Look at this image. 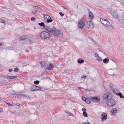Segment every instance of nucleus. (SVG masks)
I'll return each instance as SVG.
<instances>
[{
	"mask_svg": "<svg viewBox=\"0 0 124 124\" xmlns=\"http://www.w3.org/2000/svg\"><path fill=\"white\" fill-rule=\"evenodd\" d=\"M109 59L107 58H105L103 60V62L105 64L109 62Z\"/></svg>",
	"mask_w": 124,
	"mask_h": 124,
	"instance_id": "nucleus-15",
	"label": "nucleus"
},
{
	"mask_svg": "<svg viewBox=\"0 0 124 124\" xmlns=\"http://www.w3.org/2000/svg\"><path fill=\"white\" fill-rule=\"evenodd\" d=\"M37 90H41L42 89L41 87H40L39 86H37Z\"/></svg>",
	"mask_w": 124,
	"mask_h": 124,
	"instance_id": "nucleus-35",
	"label": "nucleus"
},
{
	"mask_svg": "<svg viewBox=\"0 0 124 124\" xmlns=\"http://www.w3.org/2000/svg\"><path fill=\"white\" fill-rule=\"evenodd\" d=\"M96 58L99 61H102V59L99 56H98V57H96Z\"/></svg>",
	"mask_w": 124,
	"mask_h": 124,
	"instance_id": "nucleus-28",
	"label": "nucleus"
},
{
	"mask_svg": "<svg viewBox=\"0 0 124 124\" xmlns=\"http://www.w3.org/2000/svg\"><path fill=\"white\" fill-rule=\"evenodd\" d=\"M53 20L52 19L51 17L47 19L46 20V21L47 23H51L53 21Z\"/></svg>",
	"mask_w": 124,
	"mask_h": 124,
	"instance_id": "nucleus-19",
	"label": "nucleus"
},
{
	"mask_svg": "<svg viewBox=\"0 0 124 124\" xmlns=\"http://www.w3.org/2000/svg\"><path fill=\"white\" fill-rule=\"evenodd\" d=\"M2 45L1 44V43H0V46Z\"/></svg>",
	"mask_w": 124,
	"mask_h": 124,
	"instance_id": "nucleus-61",
	"label": "nucleus"
},
{
	"mask_svg": "<svg viewBox=\"0 0 124 124\" xmlns=\"http://www.w3.org/2000/svg\"><path fill=\"white\" fill-rule=\"evenodd\" d=\"M90 101L88 99H87L86 100H85L86 103L87 104H89L90 103Z\"/></svg>",
	"mask_w": 124,
	"mask_h": 124,
	"instance_id": "nucleus-25",
	"label": "nucleus"
},
{
	"mask_svg": "<svg viewBox=\"0 0 124 124\" xmlns=\"http://www.w3.org/2000/svg\"><path fill=\"white\" fill-rule=\"evenodd\" d=\"M36 19V18L34 17H32L31 19V21H33Z\"/></svg>",
	"mask_w": 124,
	"mask_h": 124,
	"instance_id": "nucleus-39",
	"label": "nucleus"
},
{
	"mask_svg": "<svg viewBox=\"0 0 124 124\" xmlns=\"http://www.w3.org/2000/svg\"><path fill=\"white\" fill-rule=\"evenodd\" d=\"M54 68V66L53 64L50 63L49 64L48 67H47L46 69L48 70H53Z\"/></svg>",
	"mask_w": 124,
	"mask_h": 124,
	"instance_id": "nucleus-8",
	"label": "nucleus"
},
{
	"mask_svg": "<svg viewBox=\"0 0 124 124\" xmlns=\"http://www.w3.org/2000/svg\"><path fill=\"white\" fill-rule=\"evenodd\" d=\"M113 85L112 84H110L109 85V86L111 88H112V86H113Z\"/></svg>",
	"mask_w": 124,
	"mask_h": 124,
	"instance_id": "nucleus-46",
	"label": "nucleus"
},
{
	"mask_svg": "<svg viewBox=\"0 0 124 124\" xmlns=\"http://www.w3.org/2000/svg\"><path fill=\"white\" fill-rule=\"evenodd\" d=\"M38 24L41 26L43 27H45L46 26H45V25L44 23L43 22H41V23H38Z\"/></svg>",
	"mask_w": 124,
	"mask_h": 124,
	"instance_id": "nucleus-20",
	"label": "nucleus"
},
{
	"mask_svg": "<svg viewBox=\"0 0 124 124\" xmlns=\"http://www.w3.org/2000/svg\"><path fill=\"white\" fill-rule=\"evenodd\" d=\"M85 25V23L81 21L79 22L78 23V26L79 28L81 29L83 28L84 26Z\"/></svg>",
	"mask_w": 124,
	"mask_h": 124,
	"instance_id": "nucleus-5",
	"label": "nucleus"
},
{
	"mask_svg": "<svg viewBox=\"0 0 124 124\" xmlns=\"http://www.w3.org/2000/svg\"><path fill=\"white\" fill-rule=\"evenodd\" d=\"M123 71L124 72V70H123Z\"/></svg>",
	"mask_w": 124,
	"mask_h": 124,
	"instance_id": "nucleus-64",
	"label": "nucleus"
},
{
	"mask_svg": "<svg viewBox=\"0 0 124 124\" xmlns=\"http://www.w3.org/2000/svg\"><path fill=\"white\" fill-rule=\"evenodd\" d=\"M37 12V10L36 9H35L34 11H32L31 13H33V14H36Z\"/></svg>",
	"mask_w": 124,
	"mask_h": 124,
	"instance_id": "nucleus-33",
	"label": "nucleus"
},
{
	"mask_svg": "<svg viewBox=\"0 0 124 124\" xmlns=\"http://www.w3.org/2000/svg\"><path fill=\"white\" fill-rule=\"evenodd\" d=\"M16 105L17 106H19L20 105V104H16L15 105Z\"/></svg>",
	"mask_w": 124,
	"mask_h": 124,
	"instance_id": "nucleus-51",
	"label": "nucleus"
},
{
	"mask_svg": "<svg viewBox=\"0 0 124 124\" xmlns=\"http://www.w3.org/2000/svg\"><path fill=\"white\" fill-rule=\"evenodd\" d=\"M91 100L93 101L98 102L100 101V99H98L97 97H91Z\"/></svg>",
	"mask_w": 124,
	"mask_h": 124,
	"instance_id": "nucleus-7",
	"label": "nucleus"
},
{
	"mask_svg": "<svg viewBox=\"0 0 124 124\" xmlns=\"http://www.w3.org/2000/svg\"><path fill=\"white\" fill-rule=\"evenodd\" d=\"M82 111H86V109L85 108H83L82 109Z\"/></svg>",
	"mask_w": 124,
	"mask_h": 124,
	"instance_id": "nucleus-41",
	"label": "nucleus"
},
{
	"mask_svg": "<svg viewBox=\"0 0 124 124\" xmlns=\"http://www.w3.org/2000/svg\"><path fill=\"white\" fill-rule=\"evenodd\" d=\"M44 17L45 18L47 19H48V18L50 17V16L47 15H45L44 16Z\"/></svg>",
	"mask_w": 124,
	"mask_h": 124,
	"instance_id": "nucleus-32",
	"label": "nucleus"
},
{
	"mask_svg": "<svg viewBox=\"0 0 124 124\" xmlns=\"http://www.w3.org/2000/svg\"><path fill=\"white\" fill-rule=\"evenodd\" d=\"M103 97L105 100L108 101L109 100H111L112 99V95L110 92H108L104 93Z\"/></svg>",
	"mask_w": 124,
	"mask_h": 124,
	"instance_id": "nucleus-2",
	"label": "nucleus"
},
{
	"mask_svg": "<svg viewBox=\"0 0 124 124\" xmlns=\"http://www.w3.org/2000/svg\"><path fill=\"white\" fill-rule=\"evenodd\" d=\"M84 62V60L83 59L78 60V62L80 64H81Z\"/></svg>",
	"mask_w": 124,
	"mask_h": 124,
	"instance_id": "nucleus-24",
	"label": "nucleus"
},
{
	"mask_svg": "<svg viewBox=\"0 0 124 124\" xmlns=\"http://www.w3.org/2000/svg\"><path fill=\"white\" fill-rule=\"evenodd\" d=\"M106 20L104 18L102 19H100V21L102 23L104 22H105V21H106Z\"/></svg>",
	"mask_w": 124,
	"mask_h": 124,
	"instance_id": "nucleus-29",
	"label": "nucleus"
},
{
	"mask_svg": "<svg viewBox=\"0 0 124 124\" xmlns=\"http://www.w3.org/2000/svg\"><path fill=\"white\" fill-rule=\"evenodd\" d=\"M89 27L91 28H93L94 27V25L93 23V22L92 20H91L89 21Z\"/></svg>",
	"mask_w": 124,
	"mask_h": 124,
	"instance_id": "nucleus-9",
	"label": "nucleus"
},
{
	"mask_svg": "<svg viewBox=\"0 0 124 124\" xmlns=\"http://www.w3.org/2000/svg\"><path fill=\"white\" fill-rule=\"evenodd\" d=\"M102 86H103V87L104 89H105V86H104V84H102Z\"/></svg>",
	"mask_w": 124,
	"mask_h": 124,
	"instance_id": "nucleus-50",
	"label": "nucleus"
},
{
	"mask_svg": "<svg viewBox=\"0 0 124 124\" xmlns=\"http://www.w3.org/2000/svg\"><path fill=\"white\" fill-rule=\"evenodd\" d=\"M84 124H91L90 123L88 122H87L85 123H84Z\"/></svg>",
	"mask_w": 124,
	"mask_h": 124,
	"instance_id": "nucleus-49",
	"label": "nucleus"
},
{
	"mask_svg": "<svg viewBox=\"0 0 124 124\" xmlns=\"http://www.w3.org/2000/svg\"><path fill=\"white\" fill-rule=\"evenodd\" d=\"M37 86L36 85L32 86L31 87L32 89L31 91H37Z\"/></svg>",
	"mask_w": 124,
	"mask_h": 124,
	"instance_id": "nucleus-16",
	"label": "nucleus"
},
{
	"mask_svg": "<svg viewBox=\"0 0 124 124\" xmlns=\"http://www.w3.org/2000/svg\"><path fill=\"white\" fill-rule=\"evenodd\" d=\"M115 93L116 94V95L118 96H119L121 98H123L124 99V97L122 95V93Z\"/></svg>",
	"mask_w": 124,
	"mask_h": 124,
	"instance_id": "nucleus-17",
	"label": "nucleus"
},
{
	"mask_svg": "<svg viewBox=\"0 0 124 124\" xmlns=\"http://www.w3.org/2000/svg\"><path fill=\"white\" fill-rule=\"evenodd\" d=\"M107 102V105L108 106L112 107L114 106L115 104V101L113 99L109 100Z\"/></svg>",
	"mask_w": 124,
	"mask_h": 124,
	"instance_id": "nucleus-4",
	"label": "nucleus"
},
{
	"mask_svg": "<svg viewBox=\"0 0 124 124\" xmlns=\"http://www.w3.org/2000/svg\"><path fill=\"white\" fill-rule=\"evenodd\" d=\"M45 28L46 30L49 31L50 33L58 37L62 34L60 30L56 29L54 27H50L49 26H46Z\"/></svg>",
	"mask_w": 124,
	"mask_h": 124,
	"instance_id": "nucleus-1",
	"label": "nucleus"
},
{
	"mask_svg": "<svg viewBox=\"0 0 124 124\" xmlns=\"http://www.w3.org/2000/svg\"><path fill=\"white\" fill-rule=\"evenodd\" d=\"M117 112V110L116 108H114L111 110V115L114 116V113L116 114Z\"/></svg>",
	"mask_w": 124,
	"mask_h": 124,
	"instance_id": "nucleus-12",
	"label": "nucleus"
},
{
	"mask_svg": "<svg viewBox=\"0 0 124 124\" xmlns=\"http://www.w3.org/2000/svg\"><path fill=\"white\" fill-rule=\"evenodd\" d=\"M10 78H9V79H12L14 78H17V77L16 76H9Z\"/></svg>",
	"mask_w": 124,
	"mask_h": 124,
	"instance_id": "nucleus-27",
	"label": "nucleus"
},
{
	"mask_svg": "<svg viewBox=\"0 0 124 124\" xmlns=\"http://www.w3.org/2000/svg\"><path fill=\"white\" fill-rule=\"evenodd\" d=\"M86 77V76L85 75H82V78H85Z\"/></svg>",
	"mask_w": 124,
	"mask_h": 124,
	"instance_id": "nucleus-43",
	"label": "nucleus"
},
{
	"mask_svg": "<svg viewBox=\"0 0 124 124\" xmlns=\"http://www.w3.org/2000/svg\"><path fill=\"white\" fill-rule=\"evenodd\" d=\"M45 67L46 68H45L46 69V68H47L46 67V65H45Z\"/></svg>",
	"mask_w": 124,
	"mask_h": 124,
	"instance_id": "nucleus-60",
	"label": "nucleus"
},
{
	"mask_svg": "<svg viewBox=\"0 0 124 124\" xmlns=\"http://www.w3.org/2000/svg\"><path fill=\"white\" fill-rule=\"evenodd\" d=\"M82 100L84 101L85 102V100H86L87 99L84 97L82 96Z\"/></svg>",
	"mask_w": 124,
	"mask_h": 124,
	"instance_id": "nucleus-38",
	"label": "nucleus"
},
{
	"mask_svg": "<svg viewBox=\"0 0 124 124\" xmlns=\"http://www.w3.org/2000/svg\"><path fill=\"white\" fill-rule=\"evenodd\" d=\"M28 121V123L29 124H31V120H29Z\"/></svg>",
	"mask_w": 124,
	"mask_h": 124,
	"instance_id": "nucleus-48",
	"label": "nucleus"
},
{
	"mask_svg": "<svg viewBox=\"0 0 124 124\" xmlns=\"http://www.w3.org/2000/svg\"><path fill=\"white\" fill-rule=\"evenodd\" d=\"M102 118H101V120L102 121H105L106 120L107 118V114L104 113H103L101 115Z\"/></svg>",
	"mask_w": 124,
	"mask_h": 124,
	"instance_id": "nucleus-6",
	"label": "nucleus"
},
{
	"mask_svg": "<svg viewBox=\"0 0 124 124\" xmlns=\"http://www.w3.org/2000/svg\"><path fill=\"white\" fill-rule=\"evenodd\" d=\"M30 49L31 50L32 49V48L30 47Z\"/></svg>",
	"mask_w": 124,
	"mask_h": 124,
	"instance_id": "nucleus-57",
	"label": "nucleus"
},
{
	"mask_svg": "<svg viewBox=\"0 0 124 124\" xmlns=\"http://www.w3.org/2000/svg\"><path fill=\"white\" fill-rule=\"evenodd\" d=\"M7 104H8L10 106H12L13 105L12 104H10V103H7Z\"/></svg>",
	"mask_w": 124,
	"mask_h": 124,
	"instance_id": "nucleus-44",
	"label": "nucleus"
},
{
	"mask_svg": "<svg viewBox=\"0 0 124 124\" xmlns=\"http://www.w3.org/2000/svg\"><path fill=\"white\" fill-rule=\"evenodd\" d=\"M26 39V36L23 35L22 36L21 38V39L22 40H24Z\"/></svg>",
	"mask_w": 124,
	"mask_h": 124,
	"instance_id": "nucleus-23",
	"label": "nucleus"
},
{
	"mask_svg": "<svg viewBox=\"0 0 124 124\" xmlns=\"http://www.w3.org/2000/svg\"><path fill=\"white\" fill-rule=\"evenodd\" d=\"M36 9L37 10L38 9H37V8H35V9Z\"/></svg>",
	"mask_w": 124,
	"mask_h": 124,
	"instance_id": "nucleus-59",
	"label": "nucleus"
},
{
	"mask_svg": "<svg viewBox=\"0 0 124 124\" xmlns=\"http://www.w3.org/2000/svg\"><path fill=\"white\" fill-rule=\"evenodd\" d=\"M89 17L90 19H92L93 18V14L91 12H90L89 13Z\"/></svg>",
	"mask_w": 124,
	"mask_h": 124,
	"instance_id": "nucleus-18",
	"label": "nucleus"
},
{
	"mask_svg": "<svg viewBox=\"0 0 124 124\" xmlns=\"http://www.w3.org/2000/svg\"><path fill=\"white\" fill-rule=\"evenodd\" d=\"M29 41L30 42H31V40L30 39L29 40Z\"/></svg>",
	"mask_w": 124,
	"mask_h": 124,
	"instance_id": "nucleus-62",
	"label": "nucleus"
},
{
	"mask_svg": "<svg viewBox=\"0 0 124 124\" xmlns=\"http://www.w3.org/2000/svg\"><path fill=\"white\" fill-rule=\"evenodd\" d=\"M64 8H65V9H68V8H65V7H62Z\"/></svg>",
	"mask_w": 124,
	"mask_h": 124,
	"instance_id": "nucleus-56",
	"label": "nucleus"
},
{
	"mask_svg": "<svg viewBox=\"0 0 124 124\" xmlns=\"http://www.w3.org/2000/svg\"><path fill=\"white\" fill-rule=\"evenodd\" d=\"M23 96H25V97H26V95L25 94H24L23 95Z\"/></svg>",
	"mask_w": 124,
	"mask_h": 124,
	"instance_id": "nucleus-53",
	"label": "nucleus"
},
{
	"mask_svg": "<svg viewBox=\"0 0 124 124\" xmlns=\"http://www.w3.org/2000/svg\"><path fill=\"white\" fill-rule=\"evenodd\" d=\"M103 23H105V24H106V23L105 22H104V21L103 22V23H102V24H103Z\"/></svg>",
	"mask_w": 124,
	"mask_h": 124,
	"instance_id": "nucleus-54",
	"label": "nucleus"
},
{
	"mask_svg": "<svg viewBox=\"0 0 124 124\" xmlns=\"http://www.w3.org/2000/svg\"><path fill=\"white\" fill-rule=\"evenodd\" d=\"M108 9L112 15L116 11L114 10L113 9L111 8H108Z\"/></svg>",
	"mask_w": 124,
	"mask_h": 124,
	"instance_id": "nucleus-11",
	"label": "nucleus"
},
{
	"mask_svg": "<svg viewBox=\"0 0 124 124\" xmlns=\"http://www.w3.org/2000/svg\"><path fill=\"white\" fill-rule=\"evenodd\" d=\"M34 9H35V8H37V9L39 10H41V8L37 6H34L33 7Z\"/></svg>",
	"mask_w": 124,
	"mask_h": 124,
	"instance_id": "nucleus-34",
	"label": "nucleus"
},
{
	"mask_svg": "<svg viewBox=\"0 0 124 124\" xmlns=\"http://www.w3.org/2000/svg\"><path fill=\"white\" fill-rule=\"evenodd\" d=\"M40 63L42 67L44 68H46L45 67V65H46V64L45 63V61H42L40 62Z\"/></svg>",
	"mask_w": 124,
	"mask_h": 124,
	"instance_id": "nucleus-13",
	"label": "nucleus"
},
{
	"mask_svg": "<svg viewBox=\"0 0 124 124\" xmlns=\"http://www.w3.org/2000/svg\"><path fill=\"white\" fill-rule=\"evenodd\" d=\"M59 14L62 16H64V14L61 12H60Z\"/></svg>",
	"mask_w": 124,
	"mask_h": 124,
	"instance_id": "nucleus-40",
	"label": "nucleus"
},
{
	"mask_svg": "<svg viewBox=\"0 0 124 124\" xmlns=\"http://www.w3.org/2000/svg\"><path fill=\"white\" fill-rule=\"evenodd\" d=\"M39 81L38 80H36L35 81L34 83L36 85H38L39 84Z\"/></svg>",
	"mask_w": 124,
	"mask_h": 124,
	"instance_id": "nucleus-30",
	"label": "nucleus"
},
{
	"mask_svg": "<svg viewBox=\"0 0 124 124\" xmlns=\"http://www.w3.org/2000/svg\"><path fill=\"white\" fill-rule=\"evenodd\" d=\"M3 78H6L7 79H9V78H10V77H9L8 76L5 75V76H4L3 77Z\"/></svg>",
	"mask_w": 124,
	"mask_h": 124,
	"instance_id": "nucleus-31",
	"label": "nucleus"
},
{
	"mask_svg": "<svg viewBox=\"0 0 124 124\" xmlns=\"http://www.w3.org/2000/svg\"><path fill=\"white\" fill-rule=\"evenodd\" d=\"M23 94H21L20 95H19L21 96H23Z\"/></svg>",
	"mask_w": 124,
	"mask_h": 124,
	"instance_id": "nucleus-55",
	"label": "nucleus"
},
{
	"mask_svg": "<svg viewBox=\"0 0 124 124\" xmlns=\"http://www.w3.org/2000/svg\"><path fill=\"white\" fill-rule=\"evenodd\" d=\"M2 19L1 18H0V22H2Z\"/></svg>",
	"mask_w": 124,
	"mask_h": 124,
	"instance_id": "nucleus-52",
	"label": "nucleus"
},
{
	"mask_svg": "<svg viewBox=\"0 0 124 124\" xmlns=\"http://www.w3.org/2000/svg\"><path fill=\"white\" fill-rule=\"evenodd\" d=\"M95 56L96 57H96H98V56H98V54H96V53H95Z\"/></svg>",
	"mask_w": 124,
	"mask_h": 124,
	"instance_id": "nucleus-42",
	"label": "nucleus"
},
{
	"mask_svg": "<svg viewBox=\"0 0 124 124\" xmlns=\"http://www.w3.org/2000/svg\"><path fill=\"white\" fill-rule=\"evenodd\" d=\"M83 115L85 117H87V113L86 112V111H84L83 113Z\"/></svg>",
	"mask_w": 124,
	"mask_h": 124,
	"instance_id": "nucleus-26",
	"label": "nucleus"
},
{
	"mask_svg": "<svg viewBox=\"0 0 124 124\" xmlns=\"http://www.w3.org/2000/svg\"><path fill=\"white\" fill-rule=\"evenodd\" d=\"M109 28L111 29L112 30H115L114 27L112 25H111Z\"/></svg>",
	"mask_w": 124,
	"mask_h": 124,
	"instance_id": "nucleus-36",
	"label": "nucleus"
},
{
	"mask_svg": "<svg viewBox=\"0 0 124 124\" xmlns=\"http://www.w3.org/2000/svg\"><path fill=\"white\" fill-rule=\"evenodd\" d=\"M2 21H1L2 22H1V23H6V22L5 21V20H3L2 19Z\"/></svg>",
	"mask_w": 124,
	"mask_h": 124,
	"instance_id": "nucleus-45",
	"label": "nucleus"
},
{
	"mask_svg": "<svg viewBox=\"0 0 124 124\" xmlns=\"http://www.w3.org/2000/svg\"><path fill=\"white\" fill-rule=\"evenodd\" d=\"M18 68H15L14 70V72H17L18 71Z\"/></svg>",
	"mask_w": 124,
	"mask_h": 124,
	"instance_id": "nucleus-37",
	"label": "nucleus"
},
{
	"mask_svg": "<svg viewBox=\"0 0 124 124\" xmlns=\"http://www.w3.org/2000/svg\"><path fill=\"white\" fill-rule=\"evenodd\" d=\"M105 22L106 23L105 24V23H103L104 25L106 27H108L109 28L111 25L110 24L109 22L106 20L105 21Z\"/></svg>",
	"mask_w": 124,
	"mask_h": 124,
	"instance_id": "nucleus-10",
	"label": "nucleus"
},
{
	"mask_svg": "<svg viewBox=\"0 0 124 124\" xmlns=\"http://www.w3.org/2000/svg\"><path fill=\"white\" fill-rule=\"evenodd\" d=\"M65 112L66 113H67V114L69 116H73V114L70 112L69 111H68L67 110H66L65 111Z\"/></svg>",
	"mask_w": 124,
	"mask_h": 124,
	"instance_id": "nucleus-21",
	"label": "nucleus"
},
{
	"mask_svg": "<svg viewBox=\"0 0 124 124\" xmlns=\"http://www.w3.org/2000/svg\"><path fill=\"white\" fill-rule=\"evenodd\" d=\"M34 29H36V28H35L34 27Z\"/></svg>",
	"mask_w": 124,
	"mask_h": 124,
	"instance_id": "nucleus-63",
	"label": "nucleus"
},
{
	"mask_svg": "<svg viewBox=\"0 0 124 124\" xmlns=\"http://www.w3.org/2000/svg\"><path fill=\"white\" fill-rule=\"evenodd\" d=\"M39 35L42 39H46L49 38L50 36L49 33L46 31H43L41 32Z\"/></svg>",
	"mask_w": 124,
	"mask_h": 124,
	"instance_id": "nucleus-3",
	"label": "nucleus"
},
{
	"mask_svg": "<svg viewBox=\"0 0 124 124\" xmlns=\"http://www.w3.org/2000/svg\"><path fill=\"white\" fill-rule=\"evenodd\" d=\"M9 71L10 72H11L13 71V70L11 69H10L9 70Z\"/></svg>",
	"mask_w": 124,
	"mask_h": 124,
	"instance_id": "nucleus-47",
	"label": "nucleus"
},
{
	"mask_svg": "<svg viewBox=\"0 0 124 124\" xmlns=\"http://www.w3.org/2000/svg\"><path fill=\"white\" fill-rule=\"evenodd\" d=\"M112 15L116 19L118 18L119 15L117 13L116 11Z\"/></svg>",
	"mask_w": 124,
	"mask_h": 124,
	"instance_id": "nucleus-14",
	"label": "nucleus"
},
{
	"mask_svg": "<svg viewBox=\"0 0 124 124\" xmlns=\"http://www.w3.org/2000/svg\"><path fill=\"white\" fill-rule=\"evenodd\" d=\"M120 20V23L121 24H123V25H124V20L122 19L120 20V19H118V21H119Z\"/></svg>",
	"mask_w": 124,
	"mask_h": 124,
	"instance_id": "nucleus-22",
	"label": "nucleus"
},
{
	"mask_svg": "<svg viewBox=\"0 0 124 124\" xmlns=\"http://www.w3.org/2000/svg\"><path fill=\"white\" fill-rule=\"evenodd\" d=\"M78 88L79 89H80V88H81V87H78Z\"/></svg>",
	"mask_w": 124,
	"mask_h": 124,
	"instance_id": "nucleus-58",
	"label": "nucleus"
}]
</instances>
